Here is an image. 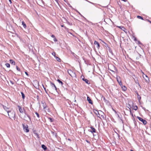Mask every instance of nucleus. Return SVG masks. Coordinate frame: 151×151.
Here are the masks:
<instances>
[{"label":"nucleus","instance_id":"nucleus-8","mask_svg":"<svg viewBox=\"0 0 151 151\" xmlns=\"http://www.w3.org/2000/svg\"><path fill=\"white\" fill-rule=\"evenodd\" d=\"M25 114L26 115V116H24V119L27 120L28 118L30 120H31V118L29 115L28 114H26L25 113Z\"/></svg>","mask_w":151,"mask_h":151},{"label":"nucleus","instance_id":"nucleus-25","mask_svg":"<svg viewBox=\"0 0 151 151\" xmlns=\"http://www.w3.org/2000/svg\"><path fill=\"white\" fill-rule=\"evenodd\" d=\"M137 17L138 19H142V20L143 19V17H141V16H137Z\"/></svg>","mask_w":151,"mask_h":151},{"label":"nucleus","instance_id":"nucleus-15","mask_svg":"<svg viewBox=\"0 0 151 151\" xmlns=\"http://www.w3.org/2000/svg\"><path fill=\"white\" fill-rule=\"evenodd\" d=\"M10 63L13 65H15V62L13 60H10Z\"/></svg>","mask_w":151,"mask_h":151},{"label":"nucleus","instance_id":"nucleus-40","mask_svg":"<svg viewBox=\"0 0 151 151\" xmlns=\"http://www.w3.org/2000/svg\"><path fill=\"white\" fill-rule=\"evenodd\" d=\"M10 4L12 3L11 0H9Z\"/></svg>","mask_w":151,"mask_h":151},{"label":"nucleus","instance_id":"nucleus-47","mask_svg":"<svg viewBox=\"0 0 151 151\" xmlns=\"http://www.w3.org/2000/svg\"><path fill=\"white\" fill-rule=\"evenodd\" d=\"M64 0L65 1V0Z\"/></svg>","mask_w":151,"mask_h":151},{"label":"nucleus","instance_id":"nucleus-14","mask_svg":"<svg viewBox=\"0 0 151 151\" xmlns=\"http://www.w3.org/2000/svg\"><path fill=\"white\" fill-rule=\"evenodd\" d=\"M18 108L19 109V112L21 113H23V110L22 109V108L19 106H18Z\"/></svg>","mask_w":151,"mask_h":151},{"label":"nucleus","instance_id":"nucleus-10","mask_svg":"<svg viewBox=\"0 0 151 151\" xmlns=\"http://www.w3.org/2000/svg\"><path fill=\"white\" fill-rule=\"evenodd\" d=\"M94 44L95 45H96V47L98 49H99V48L100 45L99 43L98 42L96 41H95L94 42Z\"/></svg>","mask_w":151,"mask_h":151},{"label":"nucleus","instance_id":"nucleus-27","mask_svg":"<svg viewBox=\"0 0 151 151\" xmlns=\"http://www.w3.org/2000/svg\"><path fill=\"white\" fill-rule=\"evenodd\" d=\"M52 55H53L55 58L56 56H55V52H53L52 53Z\"/></svg>","mask_w":151,"mask_h":151},{"label":"nucleus","instance_id":"nucleus-3","mask_svg":"<svg viewBox=\"0 0 151 151\" xmlns=\"http://www.w3.org/2000/svg\"><path fill=\"white\" fill-rule=\"evenodd\" d=\"M24 130L26 132H28L29 130L28 129V126L27 125H25L24 124H22Z\"/></svg>","mask_w":151,"mask_h":151},{"label":"nucleus","instance_id":"nucleus-23","mask_svg":"<svg viewBox=\"0 0 151 151\" xmlns=\"http://www.w3.org/2000/svg\"><path fill=\"white\" fill-rule=\"evenodd\" d=\"M57 81L59 82V83H60L61 85H62L63 84V83L62 81H60L59 79H58Z\"/></svg>","mask_w":151,"mask_h":151},{"label":"nucleus","instance_id":"nucleus-7","mask_svg":"<svg viewBox=\"0 0 151 151\" xmlns=\"http://www.w3.org/2000/svg\"><path fill=\"white\" fill-rule=\"evenodd\" d=\"M81 78H82V80L85 81V82L87 84H89V83H88V80L86 79H85L84 78V77L83 76H81Z\"/></svg>","mask_w":151,"mask_h":151},{"label":"nucleus","instance_id":"nucleus-38","mask_svg":"<svg viewBox=\"0 0 151 151\" xmlns=\"http://www.w3.org/2000/svg\"><path fill=\"white\" fill-rule=\"evenodd\" d=\"M25 74H26L27 75V76H28V73H27V72H25Z\"/></svg>","mask_w":151,"mask_h":151},{"label":"nucleus","instance_id":"nucleus-46","mask_svg":"<svg viewBox=\"0 0 151 151\" xmlns=\"http://www.w3.org/2000/svg\"><path fill=\"white\" fill-rule=\"evenodd\" d=\"M104 100H105V98H104Z\"/></svg>","mask_w":151,"mask_h":151},{"label":"nucleus","instance_id":"nucleus-4","mask_svg":"<svg viewBox=\"0 0 151 151\" xmlns=\"http://www.w3.org/2000/svg\"><path fill=\"white\" fill-rule=\"evenodd\" d=\"M143 73V75L142 76L143 78H144L145 79V81L147 83L149 82V78L146 75L144 74Z\"/></svg>","mask_w":151,"mask_h":151},{"label":"nucleus","instance_id":"nucleus-26","mask_svg":"<svg viewBox=\"0 0 151 151\" xmlns=\"http://www.w3.org/2000/svg\"><path fill=\"white\" fill-rule=\"evenodd\" d=\"M121 29L122 30H123L124 32H125V30H126V29L123 27H122Z\"/></svg>","mask_w":151,"mask_h":151},{"label":"nucleus","instance_id":"nucleus-35","mask_svg":"<svg viewBox=\"0 0 151 151\" xmlns=\"http://www.w3.org/2000/svg\"><path fill=\"white\" fill-rule=\"evenodd\" d=\"M86 141L88 143H90V142L89 141H88V140H86Z\"/></svg>","mask_w":151,"mask_h":151},{"label":"nucleus","instance_id":"nucleus-30","mask_svg":"<svg viewBox=\"0 0 151 151\" xmlns=\"http://www.w3.org/2000/svg\"><path fill=\"white\" fill-rule=\"evenodd\" d=\"M138 109L137 106H136L134 107V109L135 110H137Z\"/></svg>","mask_w":151,"mask_h":151},{"label":"nucleus","instance_id":"nucleus-19","mask_svg":"<svg viewBox=\"0 0 151 151\" xmlns=\"http://www.w3.org/2000/svg\"><path fill=\"white\" fill-rule=\"evenodd\" d=\"M22 25H23L24 28H26V25L24 21H22Z\"/></svg>","mask_w":151,"mask_h":151},{"label":"nucleus","instance_id":"nucleus-29","mask_svg":"<svg viewBox=\"0 0 151 151\" xmlns=\"http://www.w3.org/2000/svg\"><path fill=\"white\" fill-rule=\"evenodd\" d=\"M35 114L37 116L38 118H39V114L37 112H36L35 113Z\"/></svg>","mask_w":151,"mask_h":151},{"label":"nucleus","instance_id":"nucleus-28","mask_svg":"<svg viewBox=\"0 0 151 151\" xmlns=\"http://www.w3.org/2000/svg\"><path fill=\"white\" fill-rule=\"evenodd\" d=\"M118 83L120 86H122V82L121 81H120Z\"/></svg>","mask_w":151,"mask_h":151},{"label":"nucleus","instance_id":"nucleus-18","mask_svg":"<svg viewBox=\"0 0 151 151\" xmlns=\"http://www.w3.org/2000/svg\"><path fill=\"white\" fill-rule=\"evenodd\" d=\"M42 147L45 150H46L47 149V147L44 145H42Z\"/></svg>","mask_w":151,"mask_h":151},{"label":"nucleus","instance_id":"nucleus-22","mask_svg":"<svg viewBox=\"0 0 151 151\" xmlns=\"http://www.w3.org/2000/svg\"><path fill=\"white\" fill-rule=\"evenodd\" d=\"M122 87V89L124 91H126L127 89V88L125 86H123Z\"/></svg>","mask_w":151,"mask_h":151},{"label":"nucleus","instance_id":"nucleus-2","mask_svg":"<svg viewBox=\"0 0 151 151\" xmlns=\"http://www.w3.org/2000/svg\"><path fill=\"white\" fill-rule=\"evenodd\" d=\"M68 74L72 77H75L76 76V74L75 73L72 71L71 70H68Z\"/></svg>","mask_w":151,"mask_h":151},{"label":"nucleus","instance_id":"nucleus-13","mask_svg":"<svg viewBox=\"0 0 151 151\" xmlns=\"http://www.w3.org/2000/svg\"><path fill=\"white\" fill-rule=\"evenodd\" d=\"M87 100L88 101L89 103L92 104H93L92 101V100H91L89 97L88 96L87 97Z\"/></svg>","mask_w":151,"mask_h":151},{"label":"nucleus","instance_id":"nucleus-16","mask_svg":"<svg viewBox=\"0 0 151 151\" xmlns=\"http://www.w3.org/2000/svg\"><path fill=\"white\" fill-rule=\"evenodd\" d=\"M94 112L95 113V114H96V115L98 117L99 116H100V114L99 113V112L97 111L96 110L95 111H94Z\"/></svg>","mask_w":151,"mask_h":151},{"label":"nucleus","instance_id":"nucleus-12","mask_svg":"<svg viewBox=\"0 0 151 151\" xmlns=\"http://www.w3.org/2000/svg\"><path fill=\"white\" fill-rule=\"evenodd\" d=\"M90 128L91 129V130L90 132H91L92 133L96 132V129L94 128L93 127H91Z\"/></svg>","mask_w":151,"mask_h":151},{"label":"nucleus","instance_id":"nucleus-39","mask_svg":"<svg viewBox=\"0 0 151 151\" xmlns=\"http://www.w3.org/2000/svg\"><path fill=\"white\" fill-rule=\"evenodd\" d=\"M116 79H117V81L118 82H119L120 81H119V79L118 78H116Z\"/></svg>","mask_w":151,"mask_h":151},{"label":"nucleus","instance_id":"nucleus-17","mask_svg":"<svg viewBox=\"0 0 151 151\" xmlns=\"http://www.w3.org/2000/svg\"><path fill=\"white\" fill-rule=\"evenodd\" d=\"M137 98L139 101H140L141 99V96L139 95L138 93L137 92Z\"/></svg>","mask_w":151,"mask_h":151},{"label":"nucleus","instance_id":"nucleus-36","mask_svg":"<svg viewBox=\"0 0 151 151\" xmlns=\"http://www.w3.org/2000/svg\"><path fill=\"white\" fill-rule=\"evenodd\" d=\"M51 37H52V38H55V36L54 35H52L51 36Z\"/></svg>","mask_w":151,"mask_h":151},{"label":"nucleus","instance_id":"nucleus-6","mask_svg":"<svg viewBox=\"0 0 151 151\" xmlns=\"http://www.w3.org/2000/svg\"><path fill=\"white\" fill-rule=\"evenodd\" d=\"M50 84H51V86L52 87V89L53 90L56 91H57V88H56V86L54 84L52 83H51Z\"/></svg>","mask_w":151,"mask_h":151},{"label":"nucleus","instance_id":"nucleus-32","mask_svg":"<svg viewBox=\"0 0 151 151\" xmlns=\"http://www.w3.org/2000/svg\"><path fill=\"white\" fill-rule=\"evenodd\" d=\"M53 40L54 42H57V39H56V38H55V37L54 38V39H53Z\"/></svg>","mask_w":151,"mask_h":151},{"label":"nucleus","instance_id":"nucleus-5","mask_svg":"<svg viewBox=\"0 0 151 151\" xmlns=\"http://www.w3.org/2000/svg\"><path fill=\"white\" fill-rule=\"evenodd\" d=\"M137 118L139 119V120L141 121L144 124H146L147 122L146 120L143 119L139 117H137Z\"/></svg>","mask_w":151,"mask_h":151},{"label":"nucleus","instance_id":"nucleus-44","mask_svg":"<svg viewBox=\"0 0 151 151\" xmlns=\"http://www.w3.org/2000/svg\"><path fill=\"white\" fill-rule=\"evenodd\" d=\"M56 2H58V0H55Z\"/></svg>","mask_w":151,"mask_h":151},{"label":"nucleus","instance_id":"nucleus-43","mask_svg":"<svg viewBox=\"0 0 151 151\" xmlns=\"http://www.w3.org/2000/svg\"><path fill=\"white\" fill-rule=\"evenodd\" d=\"M148 21L150 23H151V22L150 20H148Z\"/></svg>","mask_w":151,"mask_h":151},{"label":"nucleus","instance_id":"nucleus-33","mask_svg":"<svg viewBox=\"0 0 151 151\" xmlns=\"http://www.w3.org/2000/svg\"><path fill=\"white\" fill-rule=\"evenodd\" d=\"M35 134V135L36 136H37V137L38 138H39V135L37 133H36Z\"/></svg>","mask_w":151,"mask_h":151},{"label":"nucleus","instance_id":"nucleus-41","mask_svg":"<svg viewBox=\"0 0 151 151\" xmlns=\"http://www.w3.org/2000/svg\"><path fill=\"white\" fill-rule=\"evenodd\" d=\"M138 43L139 44H141V42H140V41H138Z\"/></svg>","mask_w":151,"mask_h":151},{"label":"nucleus","instance_id":"nucleus-20","mask_svg":"<svg viewBox=\"0 0 151 151\" xmlns=\"http://www.w3.org/2000/svg\"><path fill=\"white\" fill-rule=\"evenodd\" d=\"M56 60L58 62H60V59L58 57L56 56L55 58Z\"/></svg>","mask_w":151,"mask_h":151},{"label":"nucleus","instance_id":"nucleus-24","mask_svg":"<svg viewBox=\"0 0 151 151\" xmlns=\"http://www.w3.org/2000/svg\"><path fill=\"white\" fill-rule=\"evenodd\" d=\"M5 65L7 68H9L10 67V64L8 63H6L5 64Z\"/></svg>","mask_w":151,"mask_h":151},{"label":"nucleus","instance_id":"nucleus-34","mask_svg":"<svg viewBox=\"0 0 151 151\" xmlns=\"http://www.w3.org/2000/svg\"><path fill=\"white\" fill-rule=\"evenodd\" d=\"M49 119H50V120L51 122H52L53 121V119H52L51 118H49Z\"/></svg>","mask_w":151,"mask_h":151},{"label":"nucleus","instance_id":"nucleus-1","mask_svg":"<svg viewBox=\"0 0 151 151\" xmlns=\"http://www.w3.org/2000/svg\"><path fill=\"white\" fill-rule=\"evenodd\" d=\"M10 119L14 118L15 117V113L14 111H9L7 112Z\"/></svg>","mask_w":151,"mask_h":151},{"label":"nucleus","instance_id":"nucleus-31","mask_svg":"<svg viewBox=\"0 0 151 151\" xmlns=\"http://www.w3.org/2000/svg\"><path fill=\"white\" fill-rule=\"evenodd\" d=\"M16 68L17 70H18V71H20V69L17 66H16Z\"/></svg>","mask_w":151,"mask_h":151},{"label":"nucleus","instance_id":"nucleus-45","mask_svg":"<svg viewBox=\"0 0 151 151\" xmlns=\"http://www.w3.org/2000/svg\"><path fill=\"white\" fill-rule=\"evenodd\" d=\"M42 86H43V88H45V87H44L43 85V84H42Z\"/></svg>","mask_w":151,"mask_h":151},{"label":"nucleus","instance_id":"nucleus-9","mask_svg":"<svg viewBox=\"0 0 151 151\" xmlns=\"http://www.w3.org/2000/svg\"><path fill=\"white\" fill-rule=\"evenodd\" d=\"M3 105L0 103V113L2 114L3 113Z\"/></svg>","mask_w":151,"mask_h":151},{"label":"nucleus","instance_id":"nucleus-42","mask_svg":"<svg viewBox=\"0 0 151 151\" xmlns=\"http://www.w3.org/2000/svg\"><path fill=\"white\" fill-rule=\"evenodd\" d=\"M134 40L135 41H136V40H137L136 38H135L134 39Z\"/></svg>","mask_w":151,"mask_h":151},{"label":"nucleus","instance_id":"nucleus-37","mask_svg":"<svg viewBox=\"0 0 151 151\" xmlns=\"http://www.w3.org/2000/svg\"><path fill=\"white\" fill-rule=\"evenodd\" d=\"M44 88V89L45 90L46 93H47V91H46V88Z\"/></svg>","mask_w":151,"mask_h":151},{"label":"nucleus","instance_id":"nucleus-21","mask_svg":"<svg viewBox=\"0 0 151 151\" xmlns=\"http://www.w3.org/2000/svg\"><path fill=\"white\" fill-rule=\"evenodd\" d=\"M21 95H22V98L23 99H24V98H25V96H24V93L23 92H21Z\"/></svg>","mask_w":151,"mask_h":151},{"label":"nucleus","instance_id":"nucleus-11","mask_svg":"<svg viewBox=\"0 0 151 151\" xmlns=\"http://www.w3.org/2000/svg\"><path fill=\"white\" fill-rule=\"evenodd\" d=\"M3 109H4L7 112L9 111V108L6 107V106H4L3 105Z\"/></svg>","mask_w":151,"mask_h":151}]
</instances>
